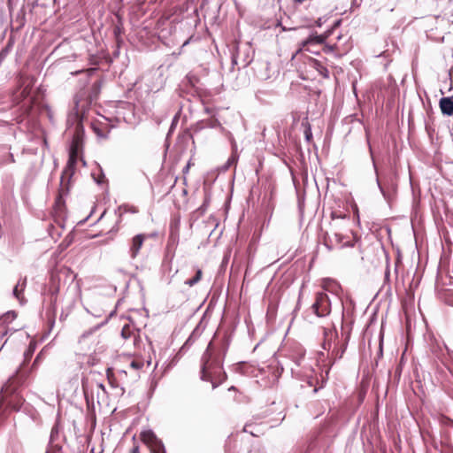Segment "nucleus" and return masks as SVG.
<instances>
[{
  "instance_id": "9b49d317",
  "label": "nucleus",
  "mask_w": 453,
  "mask_h": 453,
  "mask_svg": "<svg viewBox=\"0 0 453 453\" xmlns=\"http://www.w3.org/2000/svg\"><path fill=\"white\" fill-rule=\"evenodd\" d=\"M320 287L323 288V290L333 294H337L341 289L339 283L335 280L330 278L322 279L320 281Z\"/></svg>"
},
{
  "instance_id": "58836bf2",
  "label": "nucleus",
  "mask_w": 453,
  "mask_h": 453,
  "mask_svg": "<svg viewBox=\"0 0 453 453\" xmlns=\"http://www.w3.org/2000/svg\"><path fill=\"white\" fill-rule=\"evenodd\" d=\"M18 293V289H17V287L14 288V294L17 295Z\"/></svg>"
},
{
  "instance_id": "b1692460",
  "label": "nucleus",
  "mask_w": 453,
  "mask_h": 453,
  "mask_svg": "<svg viewBox=\"0 0 453 453\" xmlns=\"http://www.w3.org/2000/svg\"><path fill=\"white\" fill-rule=\"evenodd\" d=\"M106 376H107V379L109 380V383L112 387H115V384H114L115 378H114V372H113V369L112 368H107V370H106Z\"/></svg>"
},
{
  "instance_id": "6e6552de",
  "label": "nucleus",
  "mask_w": 453,
  "mask_h": 453,
  "mask_svg": "<svg viewBox=\"0 0 453 453\" xmlns=\"http://www.w3.org/2000/svg\"><path fill=\"white\" fill-rule=\"evenodd\" d=\"M35 84V79L32 76L20 74L18 81L19 89H21L17 96L18 104L27 98L31 93V89Z\"/></svg>"
},
{
  "instance_id": "0eeeda50",
  "label": "nucleus",
  "mask_w": 453,
  "mask_h": 453,
  "mask_svg": "<svg viewBox=\"0 0 453 453\" xmlns=\"http://www.w3.org/2000/svg\"><path fill=\"white\" fill-rule=\"evenodd\" d=\"M441 424L442 430L441 432V443L443 453H453V445L449 439V431L453 429V420L447 417H441Z\"/></svg>"
},
{
  "instance_id": "412c9836",
  "label": "nucleus",
  "mask_w": 453,
  "mask_h": 453,
  "mask_svg": "<svg viewBox=\"0 0 453 453\" xmlns=\"http://www.w3.org/2000/svg\"><path fill=\"white\" fill-rule=\"evenodd\" d=\"M144 366V362L142 359H140V358H134L131 361L130 363V367L134 370H141L142 369Z\"/></svg>"
},
{
  "instance_id": "f8f14e48",
  "label": "nucleus",
  "mask_w": 453,
  "mask_h": 453,
  "mask_svg": "<svg viewBox=\"0 0 453 453\" xmlns=\"http://www.w3.org/2000/svg\"><path fill=\"white\" fill-rule=\"evenodd\" d=\"M439 106L442 114L451 116L453 114V96L441 97L439 101Z\"/></svg>"
},
{
  "instance_id": "473e14b6",
  "label": "nucleus",
  "mask_w": 453,
  "mask_h": 453,
  "mask_svg": "<svg viewBox=\"0 0 453 453\" xmlns=\"http://www.w3.org/2000/svg\"><path fill=\"white\" fill-rule=\"evenodd\" d=\"M194 165V164L191 162V160H189V161L188 162V164H187V165H186V166H187V168H190V167H191V165Z\"/></svg>"
},
{
  "instance_id": "4c0bfd02",
  "label": "nucleus",
  "mask_w": 453,
  "mask_h": 453,
  "mask_svg": "<svg viewBox=\"0 0 453 453\" xmlns=\"http://www.w3.org/2000/svg\"><path fill=\"white\" fill-rule=\"evenodd\" d=\"M10 160H11L12 162H14V158H13V156H12V155H11Z\"/></svg>"
},
{
  "instance_id": "a211bd4d",
  "label": "nucleus",
  "mask_w": 453,
  "mask_h": 453,
  "mask_svg": "<svg viewBox=\"0 0 453 453\" xmlns=\"http://www.w3.org/2000/svg\"><path fill=\"white\" fill-rule=\"evenodd\" d=\"M202 276L203 271L201 269H197L196 272V275L193 278L187 280L185 281V284L189 287H193L201 280Z\"/></svg>"
},
{
  "instance_id": "c85d7f7f",
  "label": "nucleus",
  "mask_w": 453,
  "mask_h": 453,
  "mask_svg": "<svg viewBox=\"0 0 453 453\" xmlns=\"http://www.w3.org/2000/svg\"><path fill=\"white\" fill-rule=\"evenodd\" d=\"M331 217H332V219H336V218L344 219V218H346V215L342 214L341 212L334 211V212H332Z\"/></svg>"
},
{
  "instance_id": "4be33fe9",
  "label": "nucleus",
  "mask_w": 453,
  "mask_h": 453,
  "mask_svg": "<svg viewBox=\"0 0 453 453\" xmlns=\"http://www.w3.org/2000/svg\"><path fill=\"white\" fill-rule=\"evenodd\" d=\"M123 26L120 19L119 18V22L116 24L113 27V34L117 40H119V37L123 34Z\"/></svg>"
},
{
  "instance_id": "393cba45",
  "label": "nucleus",
  "mask_w": 453,
  "mask_h": 453,
  "mask_svg": "<svg viewBox=\"0 0 453 453\" xmlns=\"http://www.w3.org/2000/svg\"><path fill=\"white\" fill-rule=\"evenodd\" d=\"M93 129H94L95 133H96L98 136H100V137H102V138H104V139H106V138L108 137L109 130H107L106 132H104V131H103L100 127H93Z\"/></svg>"
},
{
  "instance_id": "20e7f679",
  "label": "nucleus",
  "mask_w": 453,
  "mask_h": 453,
  "mask_svg": "<svg viewBox=\"0 0 453 453\" xmlns=\"http://www.w3.org/2000/svg\"><path fill=\"white\" fill-rule=\"evenodd\" d=\"M76 276L77 275L67 266H60L52 273L50 278V302L53 305L57 303L60 285L73 283L76 279Z\"/></svg>"
},
{
  "instance_id": "2f4dec72",
  "label": "nucleus",
  "mask_w": 453,
  "mask_h": 453,
  "mask_svg": "<svg viewBox=\"0 0 453 453\" xmlns=\"http://www.w3.org/2000/svg\"><path fill=\"white\" fill-rule=\"evenodd\" d=\"M97 387H98L100 389H102L104 393H106V391H105V388H104V386L103 384L99 383V384H97Z\"/></svg>"
},
{
  "instance_id": "4468645a",
  "label": "nucleus",
  "mask_w": 453,
  "mask_h": 453,
  "mask_svg": "<svg viewBox=\"0 0 453 453\" xmlns=\"http://www.w3.org/2000/svg\"><path fill=\"white\" fill-rule=\"evenodd\" d=\"M36 349V342H30L27 350L24 353V361L22 365H20L19 369L17 372H22L24 374L27 375V373L24 372V367L27 365V364L31 359L32 356L34 355L35 351Z\"/></svg>"
},
{
  "instance_id": "bb28decb",
  "label": "nucleus",
  "mask_w": 453,
  "mask_h": 453,
  "mask_svg": "<svg viewBox=\"0 0 453 453\" xmlns=\"http://www.w3.org/2000/svg\"><path fill=\"white\" fill-rule=\"evenodd\" d=\"M334 239L338 244H341L342 247L345 246L348 242H343V237L342 234L335 233Z\"/></svg>"
},
{
  "instance_id": "7c9ffc66",
  "label": "nucleus",
  "mask_w": 453,
  "mask_h": 453,
  "mask_svg": "<svg viewBox=\"0 0 453 453\" xmlns=\"http://www.w3.org/2000/svg\"><path fill=\"white\" fill-rule=\"evenodd\" d=\"M130 453H140L139 446H137V445L134 446L133 449H131Z\"/></svg>"
},
{
  "instance_id": "5701e85b",
  "label": "nucleus",
  "mask_w": 453,
  "mask_h": 453,
  "mask_svg": "<svg viewBox=\"0 0 453 453\" xmlns=\"http://www.w3.org/2000/svg\"><path fill=\"white\" fill-rule=\"evenodd\" d=\"M12 40H9V42H7L6 46L2 49V50L0 51V58H4L7 56V54L10 52L12 47Z\"/></svg>"
},
{
  "instance_id": "9d476101",
  "label": "nucleus",
  "mask_w": 453,
  "mask_h": 453,
  "mask_svg": "<svg viewBox=\"0 0 453 453\" xmlns=\"http://www.w3.org/2000/svg\"><path fill=\"white\" fill-rule=\"evenodd\" d=\"M325 40H326V36H324V35L311 36L308 39H306L301 42V47L296 51V54L300 53L302 50L311 51L309 49V45L314 44V43L322 44V43H324Z\"/></svg>"
},
{
  "instance_id": "f3484780",
  "label": "nucleus",
  "mask_w": 453,
  "mask_h": 453,
  "mask_svg": "<svg viewBox=\"0 0 453 453\" xmlns=\"http://www.w3.org/2000/svg\"><path fill=\"white\" fill-rule=\"evenodd\" d=\"M149 448L151 453H166L165 446L160 440L156 441Z\"/></svg>"
},
{
  "instance_id": "f704fd0d",
  "label": "nucleus",
  "mask_w": 453,
  "mask_h": 453,
  "mask_svg": "<svg viewBox=\"0 0 453 453\" xmlns=\"http://www.w3.org/2000/svg\"><path fill=\"white\" fill-rule=\"evenodd\" d=\"M82 72H83V70H81V71H76V72L73 73V74H75V75H76V74L81 73Z\"/></svg>"
},
{
  "instance_id": "ddd939ff",
  "label": "nucleus",
  "mask_w": 453,
  "mask_h": 453,
  "mask_svg": "<svg viewBox=\"0 0 453 453\" xmlns=\"http://www.w3.org/2000/svg\"><path fill=\"white\" fill-rule=\"evenodd\" d=\"M36 104L35 96H32L27 104H23L19 107L20 114L18 122H21L26 117L29 116L34 105Z\"/></svg>"
},
{
  "instance_id": "72a5a7b5",
  "label": "nucleus",
  "mask_w": 453,
  "mask_h": 453,
  "mask_svg": "<svg viewBox=\"0 0 453 453\" xmlns=\"http://www.w3.org/2000/svg\"><path fill=\"white\" fill-rule=\"evenodd\" d=\"M311 132H310V131H307V132H306V137H307V139H310V137H311Z\"/></svg>"
},
{
  "instance_id": "f257e3e1",
  "label": "nucleus",
  "mask_w": 453,
  "mask_h": 453,
  "mask_svg": "<svg viewBox=\"0 0 453 453\" xmlns=\"http://www.w3.org/2000/svg\"><path fill=\"white\" fill-rule=\"evenodd\" d=\"M222 363L220 350L210 342L201 359V379L210 381L213 388L226 380Z\"/></svg>"
},
{
  "instance_id": "f03ea898",
  "label": "nucleus",
  "mask_w": 453,
  "mask_h": 453,
  "mask_svg": "<svg viewBox=\"0 0 453 453\" xmlns=\"http://www.w3.org/2000/svg\"><path fill=\"white\" fill-rule=\"evenodd\" d=\"M27 375L22 372H17L11 377L2 388L0 393L1 405L11 411H18L23 405L25 399L20 393V387L23 385Z\"/></svg>"
},
{
  "instance_id": "6ab92c4d",
  "label": "nucleus",
  "mask_w": 453,
  "mask_h": 453,
  "mask_svg": "<svg viewBox=\"0 0 453 453\" xmlns=\"http://www.w3.org/2000/svg\"><path fill=\"white\" fill-rule=\"evenodd\" d=\"M121 336L125 340L130 339L132 336H135L134 330L130 325L127 324L122 327Z\"/></svg>"
},
{
  "instance_id": "cd10ccee",
  "label": "nucleus",
  "mask_w": 453,
  "mask_h": 453,
  "mask_svg": "<svg viewBox=\"0 0 453 453\" xmlns=\"http://www.w3.org/2000/svg\"><path fill=\"white\" fill-rule=\"evenodd\" d=\"M336 49H337V46L335 44L334 45H326L323 48V51L326 53H329V52L334 51Z\"/></svg>"
},
{
  "instance_id": "aec40b11",
  "label": "nucleus",
  "mask_w": 453,
  "mask_h": 453,
  "mask_svg": "<svg viewBox=\"0 0 453 453\" xmlns=\"http://www.w3.org/2000/svg\"><path fill=\"white\" fill-rule=\"evenodd\" d=\"M123 212H130V213H137L139 211L138 209L135 207V206H129V205H123V206H120L119 208V220H121V217H122V211Z\"/></svg>"
},
{
  "instance_id": "c756f323",
  "label": "nucleus",
  "mask_w": 453,
  "mask_h": 453,
  "mask_svg": "<svg viewBox=\"0 0 453 453\" xmlns=\"http://www.w3.org/2000/svg\"><path fill=\"white\" fill-rule=\"evenodd\" d=\"M41 355H42V354H41V353H39V354L36 356V357H35V361H34V364H33V367H34V366H35V365L38 364L39 359L41 358Z\"/></svg>"
},
{
  "instance_id": "423d86ee",
  "label": "nucleus",
  "mask_w": 453,
  "mask_h": 453,
  "mask_svg": "<svg viewBox=\"0 0 453 453\" xmlns=\"http://www.w3.org/2000/svg\"><path fill=\"white\" fill-rule=\"evenodd\" d=\"M311 310L316 316L320 318L329 315L331 312V302L327 294L322 291L317 292Z\"/></svg>"
},
{
  "instance_id": "7ed1b4c3",
  "label": "nucleus",
  "mask_w": 453,
  "mask_h": 453,
  "mask_svg": "<svg viewBox=\"0 0 453 453\" xmlns=\"http://www.w3.org/2000/svg\"><path fill=\"white\" fill-rule=\"evenodd\" d=\"M83 144L84 128L81 123H78L75 127L74 134L72 139L69 158L62 174L73 177L75 173V165L78 159H81L85 165V161H83L82 158Z\"/></svg>"
},
{
  "instance_id": "2eb2a0df",
  "label": "nucleus",
  "mask_w": 453,
  "mask_h": 453,
  "mask_svg": "<svg viewBox=\"0 0 453 453\" xmlns=\"http://www.w3.org/2000/svg\"><path fill=\"white\" fill-rule=\"evenodd\" d=\"M311 65L318 71V73L323 77V78H328L329 77V71L327 68L323 65V64L312 58H310Z\"/></svg>"
},
{
  "instance_id": "e433bc0d",
  "label": "nucleus",
  "mask_w": 453,
  "mask_h": 453,
  "mask_svg": "<svg viewBox=\"0 0 453 453\" xmlns=\"http://www.w3.org/2000/svg\"><path fill=\"white\" fill-rule=\"evenodd\" d=\"M10 160H11L12 162H14V158H13V156H12V155H11Z\"/></svg>"
},
{
  "instance_id": "a878e982",
  "label": "nucleus",
  "mask_w": 453,
  "mask_h": 453,
  "mask_svg": "<svg viewBox=\"0 0 453 453\" xmlns=\"http://www.w3.org/2000/svg\"><path fill=\"white\" fill-rule=\"evenodd\" d=\"M8 333L7 325L4 321H0V339L5 336Z\"/></svg>"
},
{
  "instance_id": "c9c22d12",
  "label": "nucleus",
  "mask_w": 453,
  "mask_h": 453,
  "mask_svg": "<svg viewBox=\"0 0 453 453\" xmlns=\"http://www.w3.org/2000/svg\"><path fill=\"white\" fill-rule=\"evenodd\" d=\"M189 168H187V166L184 168L183 173H187L188 172Z\"/></svg>"
},
{
  "instance_id": "39448f33",
  "label": "nucleus",
  "mask_w": 453,
  "mask_h": 453,
  "mask_svg": "<svg viewBox=\"0 0 453 453\" xmlns=\"http://www.w3.org/2000/svg\"><path fill=\"white\" fill-rule=\"evenodd\" d=\"M71 180V176H65V174H61L60 187L58 189V196L55 199L52 210V213L55 218L61 219L65 214L66 206L64 197L66 196L69 193Z\"/></svg>"
},
{
  "instance_id": "dca6fc26",
  "label": "nucleus",
  "mask_w": 453,
  "mask_h": 453,
  "mask_svg": "<svg viewBox=\"0 0 453 453\" xmlns=\"http://www.w3.org/2000/svg\"><path fill=\"white\" fill-rule=\"evenodd\" d=\"M140 439L148 447H150L152 443L158 440L155 434L150 430L142 431L140 434Z\"/></svg>"
},
{
  "instance_id": "1a4fd4ad",
  "label": "nucleus",
  "mask_w": 453,
  "mask_h": 453,
  "mask_svg": "<svg viewBox=\"0 0 453 453\" xmlns=\"http://www.w3.org/2000/svg\"><path fill=\"white\" fill-rule=\"evenodd\" d=\"M149 237L146 234H135L130 241L129 254L132 259H135L140 253L144 241Z\"/></svg>"
}]
</instances>
